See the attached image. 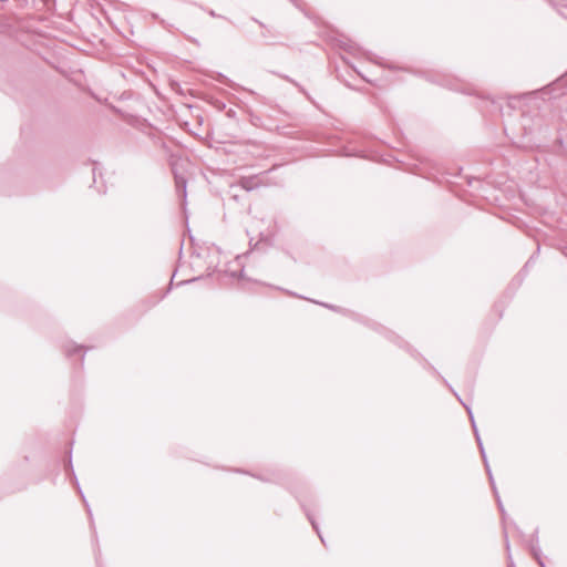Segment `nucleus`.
Wrapping results in <instances>:
<instances>
[{"instance_id": "f257e3e1", "label": "nucleus", "mask_w": 567, "mask_h": 567, "mask_svg": "<svg viewBox=\"0 0 567 567\" xmlns=\"http://www.w3.org/2000/svg\"><path fill=\"white\" fill-rule=\"evenodd\" d=\"M353 319L357 320L358 322L364 324L365 327H368L369 329L375 331L377 333L381 334L382 337H384L386 340H389L390 342L394 343L395 346H398L399 348L401 349H404L406 352H409L413 358L415 359H420L424 362V364L433 372V374L437 375L440 379H442V381L444 382V384L453 392V394L456 396V399L462 403L463 400L461 399V396L457 394V392L454 391V389L450 385V383L447 382L446 379H444L440 372L431 364L427 362V360L425 358H423L415 349H413L406 341H404L400 336H398L395 332H393L392 330L388 329L386 327H384L383 324L372 320V319H369V318H365L363 316H360V315H353Z\"/></svg>"}, {"instance_id": "f03ea898", "label": "nucleus", "mask_w": 567, "mask_h": 567, "mask_svg": "<svg viewBox=\"0 0 567 567\" xmlns=\"http://www.w3.org/2000/svg\"><path fill=\"white\" fill-rule=\"evenodd\" d=\"M462 405L465 408L466 412L468 413V416H470V420H471V424H472V427H473V432H474V435H475V439H476V442H477V445H478V449H480V453H481L482 460L484 462V466H485L486 473L488 475V481L491 483L493 493L495 495L498 508H499V511H501V513H502V515L504 517L506 512H505L504 505H503V503L501 501L499 494L497 492V488H496V485H495V481H494V477H493V474H492V470H491L488 461H487L485 449H484L482 439L480 436V433H478V430H477V426H476V423H475V420H474V415H473L472 409H471V406H468L464 402H462Z\"/></svg>"}, {"instance_id": "7ed1b4c3", "label": "nucleus", "mask_w": 567, "mask_h": 567, "mask_svg": "<svg viewBox=\"0 0 567 567\" xmlns=\"http://www.w3.org/2000/svg\"><path fill=\"white\" fill-rule=\"evenodd\" d=\"M338 45L344 50L346 52L354 55V56H358V55H363L365 56L369 61L382 66V68H385V69H389L391 71H396V70H404V71H408L406 69L404 68H400L393 63H390V62H385L382 58H379V56H375L373 55L371 52H367L364 51L362 48H360L357 43H354L352 40L350 39H347V38H342L340 40H338Z\"/></svg>"}, {"instance_id": "20e7f679", "label": "nucleus", "mask_w": 567, "mask_h": 567, "mask_svg": "<svg viewBox=\"0 0 567 567\" xmlns=\"http://www.w3.org/2000/svg\"><path fill=\"white\" fill-rule=\"evenodd\" d=\"M540 127V120L536 121L532 118L529 115L523 114L520 118V128H522V137L524 143L532 146L534 143V134L536 128Z\"/></svg>"}, {"instance_id": "39448f33", "label": "nucleus", "mask_w": 567, "mask_h": 567, "mask_svg": "<svg viewBox=\"0 0 567 567\" xmlns=\"http://www.w3.org/2000/svg\"><path fill=\"white\" fill-rule=\"evenodd\" d=\"M90 348L83 344H78L72 340H68L62 344V351L68 359L72 360L73 358L79 357V369L83 368L85 353Z\"/></svg>"}, {"instance_id": "423d86ee", "label": "nucleus", "mask_w": 567, "mask_h": 567, "mask_svg": "<svg viewBox=\"0 0 567 567\" xmlns=\"http://www.w3.org/2000/svg\"><path fill=\"white\" fill-rule=\"evenodd\" d=\"M567 87V72L556 79L553 83L542 89V93L547 95L548 99H556L564 94Z\"/></svg>"}, {"instance_id": "0eeeda50", "label": "nucleus", "mask_w": 567, "mask_h": 567, "mask_svg": "<svg viewBox=\"0 0 567 567\" xmlns=\"http://www.w3.org/2000/svg\"><path fill=\"white\" fill-rule=\"evenodd\" d=\"M234 472L250 475L265 483L284 484L286 475L282 471H275L269 474H255L241 468H235Z\"/></svg>"}, {"instance_id": "6e6552de", "label": "nucleus", "mask_w": 567, "mask_h": 567, "mask_svg": "<svg viewBox=\"0 0 567 567\" xmlns=\"http://www.w3.org/2000/svg\"><path fill=\"white\" fill-rule=\"evenodd\" d=\"M539 251H540V246L538 244L536 251L528 258V260L524 265L523 269L517 274V276L509 284L508 289H513V293L522 285V282H523V280L525 278V274H526L527 268L535 262Z\"/></svg>"}, {"instance_id": "1a4fd4ad", "label": "nucleus", "mask_w": 567, "mask_h": 567, "mask_svg": "<svg viewBox=\"0 0 567 567\" xmlns=\"http://www.w3.org/2000/svg\"><path fill=\"white\" fill-rule=\"evenodd\" d=\"M173 174H174L176 193L185 202L186 197H187V192H186L187 179L185 178V176L178 174L175 168H173Z\"/></svg>"}, {"instance_id": "9d476101", "label": "nucleus", "mask_w": 567, "mask_h": 567, "mask_svg": "<svg viewBox=\"0 0 567 567\" xmlns=\"http://www.w3.org/2000/svg\"><path fill=\"white\" fill-rule=\"evenodd\" d=\"M209 78L221 83V84H225L234 90L240 89V86L238 84H236L233 80H230L228 76H226L221 72H215V71L210 72Z\"/></svg>"}, {"instance_id": "9b49d317", "label": "nucleus", "mask_w": 567, "mask_h": 567, "mask_svg": "<svg viewBox=\"0 0 567 567\" xmlns=\"http://www.w3.org/2000/svg\"><path fill=\"white\" fill-rule=\"evenodd\" d=\"M300 505H301V508H302L303 513L306 514V516H307V518H308L309 523L311 524L312 528H313V529L316 530V533L318 534V536H319V538H320L321 543H322V544H324V539H323V537H322V535H321V533H320L319 525H318V523L316 522V519H315L313 515L311 514V512L307 508V506H306L305 504L300 503Z\"/></svg>"}, {"instance_id": "f8f14e48", "label": "nucleus", "mask_w": 567, "mask_h": 567, "mask_svg": "<svg viewBox=\"0 0 567 567\" xmlns=\"http://www.w3.org/2000/svg\"><path fill=\"white\" fill-rule=\"evenodd\" d=\"M258 187V183L254 176L243 177L240 179V188L246 192H251Z\"/></svg>"}, {"instance_id": "ddd939ff", "label": "nucleus", "mask_w": 567, "mask_h": 567, "mask_svg": "<svg viewBox=\"0 0 567 567\" xmlns=\"http://www.w3.org/2000/svg\"><path fill=\"white\" fill-rule=\"evenodd\" d=\"M63 468L68 476H74V468H73V462H72V447H70L69 451L66 452Z\"/></svg>"}, {"instance_id": "4468645a", "label": "nucleus", "mask_w": 567, "mask_h": 567, "mask_svg": "<svg viewBox=\"0 0 567 567\" xmlns=\"http://www.w3.org/2000/svg\"><path fill=\"white\" fill-rule=\"evenodd\" d=\"M69 477L71 478V482H72V483H73V485L75 486V488H76V491L79 492V494L81 495L82 501H83V503L85 504V506H86V509H87L89 514L91 515L90 506H89V504H87V502H86V498H85V496H84V494H83V492H82V489H81V486H80V483H79V481H78L76 475L74 474V476H69Z\"/></svg>"}, {"instance_id": "2eb2a0df", "label": "nucleus", "mask_w": 567, "mask_h": 567, "mask_svg": "<svg viewBox=\"0 0 567 567\" xmlns=\"http://www.w3.org/2000/svg\"><path fill=\"white\" fill-rule=\"evenodd\" d=\"M315 302H316V303H318V305H321V306H323V307H326V308H328V309H330V310H332V311H336V312H340V313H343V315H346V313H350V311H349V310L343 309V308H341V307H339V306H334V305L326 303V302H318V301H315ZM353 315H354V313H352V312H351V316H352V317H353Z\"/></svg>"}, {"instance_id": "dca6fc26", "label": "nucleus", "mask_w": 567, "mask_h": 567, "mask_svg": "<svg viewBox=\"0 0 567 567\" xmlns=\"http://www.w3.org/2000/svg\"><path fill=\"white\" fill-rule=\"evenodd\" d=\"M530 554L537 560V563L539 564V559H542L540 549L538 547H536V546H532Z\"/></svg>"}, {"instance_id": "f3484780", "label": "nucleus", "mask_w": 567, "mask_h": 567, "mask_svg": "<svg viewBox=\"0 0 567 567\" xmlns=\"http://www.w3.org/2000/svg\"><path fill=\"white\" fill-rule=\"evenodd\" d=\"M286 79H287L288 81H290L293 85H296V86L299 89V91H300L301 93H303V94L307 96V99H308V100H310L309 94L307 93V91H306V90H305L300 84H298V83H297V82H295L293 80H290V79H289V78H287V76H286Z\"/></svg>"}, {"instance_id": "a211bd4d", "label": "nucleus", "mask_w": 567, "mask_h": 567, "mask_svg": "<svg viewBox=\"0 0 567 567\" xmlns=\"http://www.w3.org/2000/svg\"><path fill=\"white\" fill-rule=\"evenodd\" d=\"M200 278H202V277H194V278H192V279H189V280H183V281L178 282L177 285H178V286H182V285L190 284V282H194V281H196V280H199Z\"/></svg>"}, {"instance_id": "6ab92c4d", "label": "nucleus", "mask_w": 567, "mask_h": 567, "mask_svg": "<svg viewBox=\"0 0 567 567\" xmlns=\"http://www.w3.org/2000/svg\"><path fill=\"white\" fill-rule=\"evenodd\" d=\"M207 12L213 18H221V16L217 14L213 9H208Z\"/></svg>"}, {"instance_id": "aec40b11", "label": "nucleus", "mask_w": 567, "mask_h": 567, "mask_svg": "<svg viewBox=\"0 0 567 567\" xmlns=\"http://www.w3.org/2000/svg\"><path fill=\"white\" fill-rule=\"evenodd\" d=\"M352 68L362 78V80L369 82V80L365 76H363L354 66H352Z\"/></svg>"}, {"instance_id": "412c9836", "label": "nucleus", "mask_w": 567, "mask_h": 567, "mask_svg": "<svg viewBox=\"0 0 567 567\" xmlns=\"http://www.w3.org/2000/svg\"><path fill=\"white\" fill-rule=\"evenodd\" d=\"M252 21H255L256 23H258L261 28H266V25H265L261 21H259V20H257V19H255V18H252Z\"/></svg>"}, {"instance_id": "4be33fe9", "label": "nucleus", "mask_w": 567, "mask_h": 567, "mask_svg": "<svg viewBox=\"0 0 567 567\" xmlns=\"http://www.w3.org/2000/svg\"><path fill=\"white\" fill-rule=\"evenodd\" d=\"M492 104H493V105H495V106H497L498 109H501V104H498L496 101H494V100H493V101H492Z\"/></svg>"}, {"instance_id": "5701e85b", "label": "nucleus", "mask_w": 567, "mask_h": 567, "mask_svg": "<svg viewBox=\"0 0 567 567\" xmlns=\"http://www.w3.org/2000/svg\"><path fill=\"white\" fill-rule=\"evenodd\" d=\"M344 155H346V156H351V155H353V156H359V154H357V153H355V154L344 153ZM360 157H362V155H360Z\"/></svg>"}, {"instance_id": "b1692460", "label": "nucleus", "mask_w": 567, "mask_h": 567, "mask_svg": "<svg viewBox=\"0 0 567 567\" xmlns=\"http://www.w3.org/2000/svg\"><path fill=\"white\" fill-rule=\"evenodd\" d=\"M227 114H228V116H234L235 112L233 110H229Z\"/></svg>"}, {"instance_id": "393cba45", "label": "nucleus", "mask_w": 567, "mask_h": 567, "mask_svg": "<svg viewBox=\"0 0 567 567\" xmlns=\"http://www.w3.org/2000/svg\"><path fill=\"white\" fill-rule=\"evenodd\" d=\"M540 567H546L545 563L543 561V559H539V564H538Z\"/></svg>"}, {"instance_id": "a878e982", "label": "nucleus", "mask_w": 567, "mask_h": 567, "mask_svg": "<svg viewBox=\"0 0 567 567\" xmlns=\"http://www.w3.org/2000/svg\"><path fill=\"white\" fill-rule=\"evenodd\" d=\"M231 197H233L234 199H236V200L238 199V195H237V194H233V195H231Z\"/></svg>"}, {"instance_id": "bb28decb", "label": "nucleus", "mask_w": 567, "mask_h": 567, "mask_svg": "<svg viewBox=\"0 0 567 567\" xmlns=\"http://www.w3.org/2000/svg\"><path fill=\"white\" fill-rule=\"evenodd\" d=\"M153 19H158V16L156 13H152Z\"/></svg>"}, {"instance_id": "cd10ccee", "label": "nucleus", "mask_w": 567, "mask_h": 567, "mask_svg": "<svg viewBox=\"0 0 567 567\" xmlns=\"http://www.w3.org/2000/svg\"><path fill=\"white\" fill-rule=\"evenodd\" d=\"M508 567H515V565H514L513 560H511V561H509Z\"/></svg>"}, {"instance_id": "c85d7f7f", "label": "nucleus", "mask_w": 567, "mask_h": 567, "mask_svg": "<svg viewBox=\"0 0 567 567\" xmlns=\"http://www.w3.org/2000/svg\"><path fill=\"white\" fill-rule=\"evenodd\" d=\"M506 547H507V550L509 549V543H508V539L506 538Z\"/></svg>"}, {"instance_id": "c756f323", "label": "nucleus", "mask_w": 567, "mask_h": 567, "mask_svg": "<svg viewBox=\"0 0 567 567\" xmlns=\"http://www.w3.org/2000/svg\"><path fill=\"white\" fill-rule=\"evenodd\" d=\"M23 460H24L25 462H29V456H28V455H25V456L23 457Z\"/></svg>"}, {"instance_id": "7c9ffc66", "label": "nucleus", "mask_w": 567, "mask_h": 567, "mask_svg": "<svg viewBox=\"0 0 567 567\" xmlns=\"http://www.w3.org/2000/svg\"><path fill=\"white\" fill-rule=\"evenodd\" d=\"M238 276H239V277H243V276H244V270H240V272H239V275H238Z\"/></svg>"}, {"instance_id": "2f4dec72", "label": "nucleus", "mask_w": 567, "mask_h": 567, "mask_svg": "<svg viewBox=\"0 0 567 567\" xmlns=\"http://www.w3.org/2000/svg\"><path fill=\"white\" fill-rule=\"evenodd\" d=\"M237 189V186H230V190Z\"/></svg>"}]
</instances>
